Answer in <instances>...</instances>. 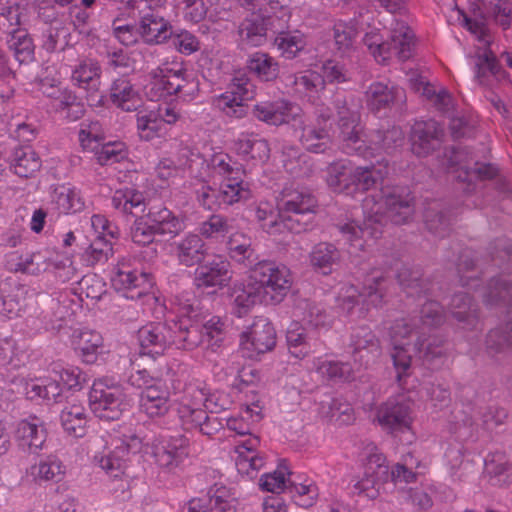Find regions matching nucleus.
<instances>
[{
  "label": "nucleus",
  "mask_w": 512,
  "mask_h": 512,
  "mask_svg": "<svg viewBox=\"0 0 512 512\" xmlns=\"http://www.w3.org/2000/svg\"><path fill=\"white\" fill-rule=\"evenodd\" d=\"M372 13L360 14L357 20L360 30L365 31L363 42L376 62L397 59L407 61L414 50L415 35L404 22L395 20L391 28L390 40L384 41L380 28L371 25Z\"/></svg>",
  "instance_id": "4"
},
{
  "label": "nucleus",
  "mask_w": 512,
  "mask_h": 512,
  "mask_svg": "<svg viewBox=\"0 0 512 512\" xmlns=\"http://www.w3.org/2000/svg\"><path fill=\"white\" fill-rule=\"evenodd\" d=\"M293 127L302 129L300 141L308 151L323 153L330 148L331 141L325 128L317 129L312 126H303V122L301 124L294 122Z\"/></svg>",
  "instance_id": "54"
},
{
  "label": "nucleus",
  "mask_w": 512,
  "mask_h": 512,
  "mask_svg": "<svg viewBox=\"0 0 512 512\" xmlns=\"http://www.w3.org/2000/svg\"><path fill=\"white\" fill-rule=\"evenodd\" d=\"M276 345V332L266 318H257L240 336V350L244 357L256 358Z\"/></svg>",
  "instance_id": "19"
},
{
  "label": "nucleus",
  "mask_w": 512,
  "mask_h": 512,
  "mask_svg": "<svg viewBox=\"0 0 512 512\" xmlns=\"http://www.w3.org/2000/svg\"><path fill=\"white\" fill-rule=\"evenodd\" d=\"M317 208L315 197L304 190L286 187L277 197L278 216L298 219L300 215L314 214Z\"/></svg>",
  "instance_id": "23"
},
{
  "label": "nucleus",
  "mask_w": 512,
  "mask_h": 512,
  "mask_svg": "<svg viewBox=\"0 0 512 512\" xmlns=\"http://www.w3.org/2000/svg\"><path fill=\"white\" fill-rule=\"evenodd\" d=\"M291 18V12L282 10V16L269 15L262 17L253 14L246 18L239 26V36L243 44L260 46L267 40V31L279 32L284 29Z\"/></svg>",
  "instance_id": "16"
},
{
  "label": "nucleus",
  "mask_w": 512,
  "mask_h": 512,
  "mask_svg": "<svg viewBox=\"0 0 512 512\" xmlns=\"http://www.w3.org/2000/svg\"><path fill=\"white\" fill-rule=\"evenodd\" d=\"M259 443L258 437L249 436L235 446V466L239 474L253 478L264 466V458L257 452Z\"/></svg>",
  "instance_id": "31"
},
{
  "label": "nucleus",
  "mask_w": 512,
  "mask_h": 512,
  "mask_svg": "<svg viewBox=\"0 0 512 512\" xmlns=\"http://www.w3.org/2000/svg\"><path fill=\"white\" fill-rule=\"evenodd\" d=\"M337 113L341 149L347 154H357L368 158L381 150L389 151L404 143V133L401 128L392 127L384 134L380 131L371 134L368 139L369 144H367V140L363 138V128L359 123L358 113L351 111L345 104L337 106Z\"/></svg>",
  "instance_id": "2"
},
{
  "label": "nucleus",
  "mask_w": 512,
  "mask_h": 512,
  "mask_svg": "<svg viewBox=\"0 0 512 512\" xmlns=\"http://www.w3.org/2000/svg\"><path fill=\"white\" fill-rule=\"evenodd\" d=\"M139 29L141 38L151 44H160L172 35L171 24L152 8L141 16Z\"/></svg>",
  "instance_id": "36"
},
{
  "label": "nucleus",
  "mask_w": 512,
  "mask_h": 512,
  "mask_svg": "<svg viewBox=\"0 0 512 512\" xmlns=\"http://www.w3.org/2000/svg\"><path fill=\"white\" fill-rule=\"evenodd\" d=\"M140 409L150 418L164 416L169 408V392L159 383L156 386H149L140 394Z\"/></svg>",
  "instance_id": "40"
},
{
  "label": "nucleus",
  "mask_w": 512,
  "mask_h": 512,
  "mask_svg": "<svg viewBox=\"0 0 512 512\" xmlns=\"http://www.w3.org/2000/svg\"><path fill=\"white\" fill-rule=\"evenodd\" d=\"M472 5V15L468 14L457 2L454 3L453 11L457 14V21L465 27L477 40L475 64H496L504 60L506 64H512V52L502 51L498 59L496 51L493 49L494 36L483 18H478L476 10H479V4L482 0H474Z\"/></svg>",
  "instance_id": "9"
},
{
  "label": "nucleus",
  "mask_w": 512,
  "mask_h": 512,
  "mask_svg": "<svg viewBox=\"0 0 512 512\" xmlns=\"http://www.w3.org/2000/svg\"><path fill=\"white\" fill-rule=\"evenodd\" d=\"M411 201L410 195L398 187H383L377 197H365L362 204L363 226L356 221L339 226V231L348 244L349 254L358 255L363 251L367 238H378L382 234L386 218L395 224L405 223L413 214Z\"/></svg>",
  "instance_id": "1"
},
{
  "label": "nucleus",
  "mask_w": 512,
  "mask_h": 512,
  "mask_svg": "<svg viewBox=\"0 0 512 512\" xmlns=\"http://www.w3.org/2000/svg\"><path fill=\"white\" fill-rule=\"evenodd\" d=\"M85 202L75 187L61 185L51 194L50 209L57 214L77 213L84 209Z\"/></svg>",
  "instance_id": "41"
},
{
  "label": "nucleus",
  "mask_w": 512,
  "mask_h": 512,
  "mask_svg": "<svg viewBox=\"0 0 512 512\" xmlns=\"http://www.w3.org/2000/svg\"><path fill=\"white\" fill-rule=\"evenodd\" d=\"M302 110L284 100L264 101L256 104L253 108V115L259 121L268 125H282L285 123H302Z\"/></svg>",
  "instance_id": "25"
},
{
  "label": "nucleus",
  "mask_w": 512,
  "mask_h": 512,
  "mask_svg": "<svg viewBox=\"0 0 512 512\" xmlns=\"http://www.w3.org/2000/svg\"><path fill=\"white\" fill-rule=\"evenodd\" d=\"M111 281L115 290L127 299L136 300L146 296L148 300H156L149 295L153 286L151 275L142 270L130 269L124 261L118 264Z\"/></svg>",
  "instance_id": "17"
},
{
  "label": "nucleus",
  "mask_w": 512,
  "mask_h": 512,
  "mask_svg": "<svg viewBox=\"0 0 512 512\" xmlns=\"http://www.w3.org/2000/svg\"><path fill=\"white\" fill-rule=\"evenodd\" d=\"M10 50L19 64H29L34 59L32 39L22 30H14L8 40Z\"/></svg>",
  "instance_id": "56"
},
{
  "label": "nucleus",
  "mask_w": 512,
  "mask_h": 512,
  "mask_svg": "<svg viewBox=\"0 0 512 512\" xmlns=\"http://www.w3.org/2000/svg\"><path fill=\"white\" fill-rule=\"evenodd\" d=\"M71 344L78 356L87 364L95 363L98 357L106 352L102 335L91 329L74 331Z\"/></svg>",
  "instance_id": "30"
},
{
  "label": "nucleus",
  "mask_w": 512,
  "mask_h": 512,
  "mask_svg": "<svg viewBox=\"0 0 512 512\" xmlns=\"http://www.w3.org/2000/svg\"><path fill=\"white\" fill-rule=\"evenodd\" d=\"M358 18L353 21H338L334 25V40L338 52L341 55L347 54L352 48L359 32Z\"/></svg>",
  "instance_id": "57"
},
{
  "label": "nucleus",
  "mask_w": 512,
  "mask_h": 512,
  "mask_svg": "<svg viewBox=\"0 0 512 512\" xmlns=\"http://www.w3.org/2000/svg\"><path fill=\"white\" fill-rule=\"evenodd\" d=\"M364 469L362 477L351 481L354 494L369 500L378 498L385 491V484L390 479V471L386 456L373 443L365 445L359 455Z\"/></svg>",
  "instance_id": "5"
},
{
  "label": "nucleus",
  "mask_w": 512,
  "mask_h": 512,
  "mask_svg": "<svg viewBox=\"0 0 512 512\" xmlns=\"http://www.w3.org/2000/svg\"><path fill=\"white\" fill-rule=\"evenodd\" d=\"M403 91L400 88H389L383 83H373L367 91V102L371 109L380 110L392 103Z\"/></svg>",
  "instance_id": "58"
},
{
  "label": "nucleus",
  "mask_w": 512,
  "mask_h": 512,
  "mask_svg": "<svg viewBox=\"0 0 512 512\" xmlns=\"http://www.w3.org/2000/svg\"><path fill=\"white\" fill-rule=\"evenodd\" d=\"M144 195L133 188L116 190L112 196L113 207L123 214H133V210L144 205Z\"/></svg>",
  "instance_id": "59"
},
{
  "label": "nucleus",
  "mask_w": 512,
  "mask_h": 512,
  "mask_svg": "<svg viewBox=\"0 0 512 512\" xmlns=\"http://www.w3.org/2000/svg\"><path fill=\"white\" fill-rule=\"evenodd\" d=\"M137 133L141 140L152 141L166 135V127L161 124L159 114L154 109H143L136 115Z\"/></svg>",
  "instance_id": "50"
},
{
  "label": "nucleus",
  "mask_w": 512,
  "mask_h": 512,
  "mask_svg": "<svg viewBox=\"0 0 512 512\" xmlns=\"http://www.w3.org/2000/svg\"><path fill=\"white\" fill-rule=\"evenodd\" d=\"M71 78L78 87L87 91H96L100 86L99 66H75Z\"/></svg>",
  "instance_id": "63"
},
{
  "label": "nucleus",
  "mask_w": 512,
  "mask_h": 512,
  "mask_svg": "<svg viewBox=\"0 0 512 512\" xmlns=\"http://www.w3.org/2000/svg\"><path fill=\"white\" fill-rule=\"evenodd\" d=\"M275 45L281 55L286 59L295 58L307 45L306 37L298 30L292 32H279L275 38Z\"/></svg>",
  "instance_id": "55"
},
{
  "label": "nucleus",
  "mask_w": 512,
  "mask_h": 512,
  "mask_svg": "<svg viewBox=\"0 0 512 512\" xmlns=\"http://www.w3.org/2000/svg\"><path fill=\"white\" fill-rule=\"evenodd\" d=\"M294 314L299 318V322L316 334L322 330H328L332 324V318L326 310L321 305L309 300L299 301Z\"/></svg>",
  "instance_id": "38"
},
{
  "label": "nucleus",
  "mask_w": 512,
  "mask_h": 512,
  "mask_svg": "<svg viewBox=\"0 0 512 512\" xmlns=\"http://www.w3.org/2000/svg\"><path fill=\"white\" fill-rule=\"evenodd\" d=\"M147 218L161 235L176 236L185 229L184 220L163 206L151 207Z\"/></svg>",
  "instance_id": "44"
},
{
  "label": "nucleus",
  "mask_w": 512,
  "mask_h": 512,
  "mask_svg": "<svg viewBox=\"0 0 512 512\" xmlns=\"http://www.w3.org/2000/svg\"><path fill=\"white\" fill-rule=\"evenodd\" d=\"M207 395L208 388L204 384L191 383L185 387L179 400L178 415L186 430L197 429L204 435H211L216 430L204 410Z\"/></svg>",
  "instance_id": "11"
},
{
  "label": "nucleus",
  "mask_w": 512,
  "mask_h": 512,
  "mask_svg": "<svg viewBox=\"0 0 512 512\" xmlns=\"http://www.w3.org/2000/svg\"><path fill=\"white\" fill-rule=\"evenodd\" d=\"M226 336L225 321L213 315L206 319L201 327H179L177 349L192 351L201 348L205 356L217 354L222 350Z\"/></svg>",
  "instance_id": "8"
},
{
  "label": "nucleus",
  "mask_w": 512,
  "mask_h": 512,
  "mask_svg": "<svg viewBox=\"0 0 512 512\" xmlns=\"http://www.w3.org/2000/svg\"><path fill=\"white\" fill-rule=\"evenodd\" d=\"M15 438L22 448L32 453L42 450L47 439L43 421L37 417L21 420L16 427Z\"/></svg>",
  "instance_id": "33"
},
{
  "label": "nucleus",
  "mask_w": 512,
  "mask_h": 512,
  "mask_svg": "<svg viewBox=\"0 0 512 512\" xmlns=\"http://www.w3.org/2000/svg\"><path fill=\"white\" fill-rule=\"evenodd\" d=\"M352 167L348 161H338L327 167L326 182L334 191H343L351 183Z\"/></svg>",
  "instance_id": "61"
},
{
  "label": "nucleus",
  "mask_w": 512,
  "mask_h": 512,
  "mask_svg": "<svg viewBox=\"0 0 512 512\" xmlns=\"http://www.w3.org/2000/svg\"><path fill=\"white\" fill-rule=\"evenodd\" d=\"M66 473L65 465L56 456H47L29 467L26 477L36 485L60 482Z\"/></svg>",
  "instance_id": "35"
},
{
  "label": "nucleus",
  "mask_w": 512,
  "mask_h": 512,
  "mask_svg": "<svg viewBox=\"0 0 512 512\" xmlns=\"http://www.w3.org/2000/svg\"><path fill=\"white\" fill-rule=\"evenodd\" d=\"M351 345L354 348V362L358 368L367 365L370 359H376L381 354L380 342L367 328H361L352 335Z\"/></svg>",
  "instance_id": "39"
},
{
  "label": "nucleus",
  "mask_w": 512,
  "mask_h": 512,
  "mask_svg": "<svg viewBox=\"0 0 512 512\" xmlns=\"http://www.w3.org/2000/svg\"><path fill=\"white\" fill-rule=\"evenodd\" d=\"M98 124L90 125L88 129L79 131V141L84 150L91 151L99 164L110 165L123 160L126 155V147L123 142L114 141L101 144V138L97 134Z\"/></svg>",
  "instance_id": "22"
},
{
  "label": "nucleus",
  "mask_w": 512,
  "mask_h": 512,
  "mask_svg": "<svg viewBox=\"0 0 512 512\" xmlns=\"http://www.w3.org/2000/svg\"><path fill=\"white\" fill-rule=\"evenodd\" d=\"M101 455L95 456L99 466L111 477H120L127 468L131 455L142 449V439L134 433L109 434Z\"/></svg>",
  "instance_id": "12"
},
{
  "label": "nucleus",
  "mask_w": 512,
  "mask_h": 512,
  "mask_svg": "<svg viewBox=\"0 0 512 512\" xmlns=\"http://www.w3.org/2000/svg\"><path fill=\"white\" fill-rule=\"evenodd\" d=\"M41 167L38 154L28 146L15 149L11 159V168L20 177H30Z\"/></svg>",
  "instance_id": "53"
},
{
  "label": "nucleus",
  "mask_w": 512,
  "mask_h": 512,
  "mask_svg": "<svg viewBox=\"0 0 512 512\" xmlns=\"http://www.w3.org/2000/svg\"><path fill=\"white\" fill-rule=\"evenodd\" d=\"M309 258L313 268L326 275L339 263L340 252L333 244L321 242L312 248Z\"/></svg>",
  "instance_id": "51"
},
{
  "label": "nucleus",
  "mask_w": 512,
  "mask_h": 512,
  "mask_svg": "<svg viewBox=\"0 0 512 512\" xmlns=\"http://www.w3.org/2000/svg\"><path fill=\"white\" fill-rule=\"evenodd\" d=\"M112 254L113 247L110 239L95 238L84 251L82 258L87 265L94 266L98 263H105Z\"/></svg>",
  "instance_id": "64"
},
{
  "label": "nucleus",
  "mask_w": 512,
  "mask_h": 512,
  "mask_svg": "<svg viewBox=\"0 0 512 512\" xmlns=\"http://www.w3.org/2000/svg\"><path fill=\"white\" fill-rule=\"evenodd\" d=\"M234 150L244 161L265 163L270 157V147L264 138L255 133H241L234 142Z\"/></svg>",
  "instance_id": "34"
},
{
  "label": "nucleus",
  "mask_w": 512,
  "mask_h": 512,
  "mask_svg": "<svg viewBox=\"0 0 512 512\" xmlns=\"http://www.w3.org/2000/svg\"><path fill=\"white\" fill-rule=\"evenodd\" d=\"M389 173L387 163L379 162L377 165L355 167L351 171L350 183L357 189L366 191L382 181Z\"/></svg>",
  "instance_id": "49"
},
{
  "label": "nucleus",
  "mask_w": 512,
  "mask_h": 512,
  "mask_svg": "<svg viewBox=\"0 0 512 512\" xmlns=\"http://www.w3.org/2000/svg\"><path fill=\"white\" fill-rule=\"evenodd\" d=\"M173 254L186 267L200 263L206 255V245L198 234L188 233L173 243Z\"/></svg>",
  "instance_id": "37"
},
{
  "label": "nucleus",
  "mask_w": 512,
  "mask_h": 512,
  "mask_svg": "<svg viewBox=\"0 0 512 512\" xmlns=\"http://www.w3.org/2000/svg\"><path fill=\"white\" fill-rule=\"evenodd\" d=\"M229 296L231 312L239 318L248 315L257 304H264V298L250 273L246 280L233 284Z\"/></svg>",
  "instance_id": "26"
},
{
  "label": "nucleus",
  "mask_w": 512,
  "mask_h": 512,
  "mask_svg": "<svg viewBox=\"0 0 512 512\" xmlns=\"http://www.w3.org/2000/svg\"><path fill=\"white\" fill-rule=\"evenodd\" d=\"M89 403L94 415L104 420L118 419L127 407L122 387L108 378L93 382Z\"/></svg>",
  "instance_id": "14"
},
{
  "label": "nucleus",
  "mask_w": 512,
  "mask_h": 512,
  "mask_svg": "<svg viewBox=\"0 0 512 512\" xmlns=\"http://www.w3.org/2000/svg\"><path fill=\"white\" fill-rule=\"evenodd\" d=\"M145 90L152 101L175 93H180L185 100H192L199 92V83L186 70L157 66L151 71V79L145 85Z\"/></svg>",
  "instance_id": "10"
},
{
  "label": "nucleus",
  "mask_w": 512,
  "mask_h": 512,
  "mask_svg": "<svg viewBox=\"0 0 512 512\" xmlns=\"http://www.w3.org/2000/svg\"><path fill=\"white\" fill-rule=\"evenodd\" d=\"M227 250L229 257L241 264H244L254 254L251 238L240 232L230 235L227 242Z\"/></svg>",
  "instance_id": "60"
},
{
  "label": "nucleus",
  "mask_w": 512,
  "mask_h": 512,
  "mask_svg": "<svg viewBox=\"0 0 512 512\" xmlns=\"http://www.w3.org/2000/svg\"><path fill=\"white\" fill-rule=\"evenodd\" d=\"M261 411L262 408L258 403L246 405L238 415L226 419V426L237 435H248L252 424L259 422L262 418Z\"/></svg>",
  "instance_id": "52"
},
{
  "label": "nucleus",
  "mask_w": 512,
  "mask_h": 512,
  "mask_svg": "<svg viewBox=\"0 0 512 512\" xmlns=\"http://www.w3.org/2000/svg\"><path fill=\"white\" fill-rule=\"evenodd\" d=\"M182 322L171 320L169 324H148L138 331V339L144 354L161 355L170 347L177 348L178 329Z\"/></svg>",
  "instance_id": "18"
},
{
  "label": "nucleus",
  "mask_w": 512,
  "mask_h": 512,
  "mask_svg": "<svg viewBox=\"0 0 512 512\" xmlns=\"http://www.w3.org/2000/svg\"><path fill=\"white\" fill-rule=\"evenodd\" d=\"M60 422L64 431L75 438L83 437L87 430V413L82 403L68 402L60 413Z\"/></svg>",
  "instance_id": "42"
},
{
  "label": "nucleus",
  "mask_w": 512,
  "mask_h": 512,
  "mask_svg": "<svg viewBox=\"0 0 512 512\" xmlns=\"http://www.w3.org/2000/svg\"><path fill=\"white\" fill-rule=\"evenodd\" d=\"M48 92L51 99V107L56 112H60L64 117L70 120L78 119L83 113V106L77 102L76 96L67 89L51 87Z\"/></svg>",
  "instance_id": "48"
},
{
  "label": "nucleus",
  "mask_w": 512,
  "mask_h": 512,
  "mask_svg": "<svg viewBox=\"0 0 512 512\" xmlns=\"http://www.w3.org/2000/svg\"><path fill=\"white\" fill-rule=\"evenodd\" d=\"M24 393L31 400L56 401L61 394L60 384L51 376L23 379Z\"/></svg>",
  "instance_id": "45"
},
{
  "label": "nucleus",
  "mask_w": 512,
  "mask_h": 512,
  "mask_svg": "<svg viewBox=\"0 0 512 512\" xmlns=\"http://www.w3.org/2000/svg\"><path fill=\"white\" fill-rule=\"evenodd\" d=\"M231 279L230 263L222 257L209 260L195 270V284L200 288H223Z\"/></svg>",
  "instance_id": "29"
},
{
  "label": "nucleus",
  "mask_w": 512,
  "mask_h": 512,
  "mask_svg": "<svg viewBox=\"0 0 512 512\" xmlns=\"http://www.w3.org/2000/svg\"><path fill=\"white\" fill-rule=\"evenodd\" d=\"M249 273L257 283L266 305L280 304L287 297L294 283L290 268L274 261H259Z\"/></svg>",
  "instance_id": "7"
},
{
  "label": "nucleus",
  "mask_w": 512,
  "mask_h": 512,
  "mask_svg": "<svg viewBox=\"0 0 512 512\" xmlns=\"http://www.w3.org/2000/svg\"><path fill=\"white\" fill-rule=\"evenodd\" d=\"M253 84L243 71H237L227 90L212 98V106L224 115L240 119L246 115L245 101L254 94Z\"/></svg>",
  "instance_id": "15"
},
{
  "label": "nucleus",
  "mask_w": 512,
  "mask_h": 512,
  "mask_svg": "<svg viewBox=\"0 0 512 512\" xmlns=\"http://www.w3.org/2000/svg\"><path fill=\"white\" fill-rule=\"evenodd\" d=\"M286 343L291 356L302 360L319 346L318 334L299 321H293L286 331Z\"/></svg>",
  "instance_id": "28"
},
{
  "label": "nucleus",
  "mask_w": 512,
  "mask_h": 512,
  "mask_svg": "<svg viewBox=\"0 0 512 512\" xmlns=\"http://www.w3.org/2000/svg\"><path fill=\"white\" fill-rule=\"evenodd\" d=\"M411 88L431 100L438 109L449 112L453 109L454 103L451 94L443 87L436 88L433 84L426 80L425 77L417 75L411 77L410 80Z\"/></svg>",
  "instance_id": "43"
},
{
  "label": "nucleus",
  "mask_w": 512,
  "mask_h": 512,
  "mask_svg": "<svg viewBox=\"0 0 512 512\" xmlns=\"http://www.w3.org/2000/svg\"><path fill=\"white\" fill-rule=\"evenodd\" d=\"M112 103L123 111H135L142 105L139 92L126 79L116 80L110 93Z\"/></svg>",
  "instance_id": "47"
},
{
  "label": "nucleus",
  "mask_w": 512,
  "mask_h": 512,
  "mask_svg": "<svg viewBox=\"0 0 512 512\" xmlns=\"http://www.w3.org/2000/svg\"><path fill=\"white\" fill-rule=\"evenodd\" d=\"M444 320L439 303L426 302L420 312L421 325L415 318H403L396 320L390 327V339L393 346H410V339L416 337L413 350L419 353L425 361L430 362L442 355L440 341L435 338H425L426 332L440 325Z\"/></svg>",
  "instance_id": "3"
},
{
  "label": "nucleus",
  "mask_w": 512,
  "mask_h": 512,
  "mask_svg": "<svg viewBox=\"0 0 512 512\" xmlns=\"http://www.w3.org/2000/svg\"><path fill=\"white\" fill-rule=\"evenodd\" d=\"M385 283L386 279L382 273L375 271L365 279L361 292L354 285L344 284L338 291L337 305L346 314H352L354 308L362 299L366 308H360L359 316H363L370 307L377 308L381 306L385 295Z\"/></svg>",
  "instance_id": "13"
},
{
  "label": "nucleus",
  "mask_w": 512,
  "mask_h": 512,
  "mask_svg": "<svg viewBox=\"0 0 512 512\" xmlns=\"http://www.w3.org/2000/svg\"><path fill=\"white\" fill-rule=\"evenodd\" d=\"M151 449L159 466L174 469L188 457L189 440L181 434H162L153 440Z\"/></svg>",
  "instance_id": "20"
},
{
  "label": "nucleus",
  "mask_w": 512,
  "mask_h": 512,
  "mask_svg": "<svg viewBox=\"0 0 512 512\" xmlns=\"http://www.w3.org/2000/svg\"><path fill=\"white\" fill-rule=\"evenodd\" d=\"M410 346H393L391 358L396 372L397 382L401 387L406 384V378L411 374L412 356L409 353Z\"/></svg>",
  "instance_id": "62"
},
{
  "label": "nucleus",
  "mask_w": 512,
  "mask_h": 512,
  "mask_svg": "<svg viewBox=\"0 0 512 512\" xmlns=\"http://www.w3.org/2000/svg\"><path fill=\"white\" fill-rule=\"evenodd\" d=\"M313 363L321 377L332 381H351L355 378V371L359 369L356 364L352 366L349 362L324 357L316 358Z\"/></svg>",
  "instance_id": "46"
},
{
  "label": "nucleus",
  "mask_w": 512,
  "mask_h": 512,
  "mask_svg": "<svg viewBox=\"0 0 512 512\" xmlns=\"http://www.w3.org/2000/svg\"><path fill=\"white\" fill-rule=\"evenodd\" d=\"M442 128L434 120L416 122L412 127L411 148L417 156H426L440 143Z\"/></svg>",
  "instance_id": "32"
},
{
  "label": "nucleus",
  "mask_w": 512,
  "mask_h": 512,
  "mask_svg": "<svg viewBox=\"0 0 512 512\" xmlns=\"http://www.w3.org/2000/svg\"><path fill=\"white\" fill-rule=\"evenodd\" d=\"M344 81H346L344 66H314L313 69H306L296 76L294 84L298 90L318 91L324 87L326 82L341 83Z\"/></svg>",
  "instance_id": "27"
},
{
  "label": "nucleus",
  "mask_w": 512,
  "mask_h": 512,
  "mask_svg": "<svg viewBox=\"0 0 512 512\" xmlns=\"http://www.w3.org/2000/svg\"><path fill=\"white\" fill-rule=\"evenodd\" d=\"M209 176L221 179L218 192L219 203L233 205L250 197V191L243 181L241 164L226 153H215L207 162Z\"/></svg>",
  "instance_id": "6"
},
{
  "label": "nucleus",
  "mask_w": 512,
  "mask_h": 512,
  "mask_svg": "<svg viewBox=\"0 0 512 512\" xmlns=\"http://www.w3.org/2000/svg\"><path fill=\"white\" fill-rule=\"evenodd\" d=\"M255 215L262 230L272 236H280L286 232L300 233L307 228L299 219L279 217L274 204L268 201L257 204Z\"/></svg>",
  "instance_id": "24"
},
{
  "label": "nucleus",
  "mask_w": 512,
  "mask_h": 512,
  "mask_svg": "<svg viewBox=\"0 0 512 512\" xmlns=\"http://www.w3.org/2000/svg\"><path fill=\"white\" fill-rule=\"evenodd\" d=\"M412 420L411 403L403 395L388 399L377 409V423L391 434L410 430Z\"/></svg>",
  "instance_id": "21"
}]
</instances>
